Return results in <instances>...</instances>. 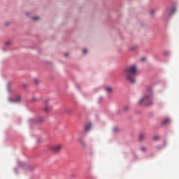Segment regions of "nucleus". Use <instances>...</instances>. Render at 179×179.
Here are the masks:
<instances>
[{
	"mask_svg": "<svg viewBox=\"0 0 179 179\" xmlns=\"http://www.w3.org/2000/svg\"><path fill=\"white\" fill-rule=\"evenodd\" d=\"M64 55H65V57H68L69 55V54L66 53Z\"/></svg>",
	"mask_w": 179,
	"mask_h": 179,
	"instance_id": "23",
	"label": "nucleus"
},
{
	"mask_svg": "<svg viewBox=\"0 0 179 179\" xmlns=\"http://www.w3.org/2000/svg\"><path fill=\"white\" fill-rule=\"evenodd\" d=\"M168 124H170V119H169V118H165V119L162 121V124H163V125H167Z\"/></svg>",
	"mask_w": 179,
	"mask_h": 179,
	"instance_id": "6",
	"label": "nucleus"
},
{
	"mask_svg": "<svg viewBox=\"0 0 179 179\" xmlns=\"http://www.w3.org/2000/svg\"><path fill=\"white\" fill-rule=\"evenodd\" d=\"M43 111H44V113H50V111H51V107L50 106H45L43 108Z\"/></svg>",
	"mask_w": 179,
	"mask_h": 179,
	"instance_id": "7",
	"label": "nucleus"
},
{
	"mask_svg": "<svg viewBox=\"0 0 179 179\" xmlns=\"http://www.w3.org/2000/svg\"><path fill=\"white\" fill-rule=\"evenodd\" d=\"M38 121L39 122H44V117H38Z\"/></svg>",
	"mask_w": 179,
	"mask_h": 179,
	"instance_id": "12",
	"label": "nucleus"
},
{
	"mask_svg": "<svg viewBox=\"0 0 179 179\" xmlns=\"http://www.w3.org/2000/svg\"><path fill=\"white\" fill-rule=\"evenodd\" d=\"M33 20H38V17H34Z\"/></svg>",
	"mask_w": 179,
	"mask_h": 179,
	"instance_id": "19",
	"label": "nucleus"
},
{
	"mask_svg": "<svg viewBox=\"0 0 179 179\" xmlns=\"http://www.w3.org/2000/svg\"><path fill=\"white\" fill-rule=\"evenodd\" d=\"M106 90L108 93H111V92H113V89L111 87H106Z\"/></svg>",
	"mask_w": 179,
	"mask_h": 179,
	"instance_id": "10",
	"label": "nucleus"
},
{
	"mask_svg": "<svg viewBox=\"0 0 179 179\" xmlns=\"http://www.w3.org/2000/svg\"><path fill=\"white\" fill-rule=\"evenodd\" d=\"M6 45H9V44H10V42H6Z\"/></svg>",
	"mask_w": 179,
	"mask_h": 179,
	"instance_id": "22",
	"label": "nucleus"
},
{
	"mask_svg": "<svg viewBox=\"0 0 179 179\" xmlns=\"http://www.w3.org/2000/svg\"><path fill=\"white\" fill-rule=\"evenodd\" d=\"M62 149V145L57 144L56 145H52L50 147V150H52L55 153H59Z\"/></svg>",
	"mask_w": 179,
	"mask_h": 179,
	"instance_id": "3",
	"label": "nucleus"
},
{
	"mask_svg": "<svg viewBox=\"0 0 179 179\" xmlns=\"http://www.w3.org/2000/svg\"><path fill=\"white\" fill-rule=\"evenodd\" d=\"M154 141H157L159 139V136H155L154 138H153Z\"/></svg>",
	"mask_w": 179,
	"mask_h": 179,
	"instance_id": "18",
	"label": "nucleus"
},
{
	"mask_svg": "<svg viewBox=\"0 0 179 179\" xmlns=\"http://www.w3.org/2000/svg\"><path fill=\"white\" fill-rule=\"evenodd\" d=\"M83 54H86V52H87V50L86 49L83 50Z\"/></svg>",
	"mask_w": 179,
	"mask_h": 179,
	"instance_id": "20",
	"label": "nucleus"
},
{
	"mask_svg": "<svg viewBox=\"0 0 179 179\" xmlns=\"http://www.w3.org/2000/svg\"><path fill=\"white\" fill-rule=\"evenodd\" d=\"M136 66L133 65L126 68L123 71V76L126 80L130 83H135V76H136Z\"/></svg>",
	"mask_w": 179,
	"mask_h": 179,
	"instance_id": "1",
	"label": "nucleus"
},
{
	"mask_svg": "<svg viewBox=\"0 0 179 179\" xmlns=\"http://www.w3.org/2000/svg\"><path fill=\"white\" fill-rule=\"evenodd\" d=\"M141 150L142 152H146V148H145V147H141Z\"/></svg>",
	"mask_w": 179,
	"mask_h": 179,
	"instance_id": "16",
	"label": "nucleus"
},
{
	"mask_svg": "<svg viewBox=\"0 0 179 179\" xmlns=\"http://www.w3.org/2000/svg\"><path fill=\"white\" fill-rule=\"evenodd\" d=\"M92 128V124H87L85 126V131H90V129Z\"/></svg>",
	"mask_w": 179,
	"mask_h": 179,
	"instance_id": "9",
	"label": "nucleus"
},
{
	"mask_svg": "<svg viewBox=\"0 0 179 179\" xmlns=\"http://www.w3.org/2000/svg\"><path fill=\"white\" fill-rule=\"evenodd\" d=\"M22 100V98L20 96H18L15 99V103H19V101H20Z\"/></svg>",
	"mask_w": 179,
	"mask_h": 179,
	"instance_id": "11",
	"label": "nucleus"
},
{
	"mask_svg": "<svg viewBox=\"0 0 179 179\" xmlns=\"http://www.w3.org/2000/svg\"><path fill=\"white\" fill-rule=\"evenodd\" d=\"M66 113H71V109H67Z\"/></svg>",
	"mask_w": 179,
	"mask_h": 179,
	"instance_id": "21",
	"label": "nucleus"
},
{
	"mask_svg": "<svg viewBox=\"0 0 179 179\" xmlns=\"http://www.w3.org/2000/svg\"><path fill=\"white\" fill-rule=\"evenodd\" d=\"M78 141L82 146H83V147L86 146V143H85V141H83V139L82 138H79L78 139Z\"/></svg>",
	"mask_w": 179,
	"mask_h": 179,
	"instance_id": "5",
	"label": "nucleus"
},
{
	"mask_svg": "<svg viewBox=\"0 0 179 179\" xmlns=\"http://www.w3.org/2000/svg\"><path fill=\"white\" fill-rule=\"evenodd\" d=\"M149 92V94L144 96L140 99L139 104H145V106H152L153 104L152 101V89H150Z\"/></svg>",
	"mask_w": 179,
	"mask_h": 179,
	"instance_id": "2",
	"label": "nucleus"
},
{
	"mask_svg": "<svg viewBox=\"0 0 179 179\" xmlns=\"http://www.w3.org/2000/svg\"><path fill=\"white\" fill-rule=\"evenodd\" d=\"M174 12H176V9H171V10H166L164 12V17H169V16H171V15H173V13H174Z\"/></svg>",
	"mask_w": 179,
	"mask_h": 179,
	"instance_id": "4",
	"label": "nucleus"
},
{
	"mask_svg": "<svg viewBox=\"0 0 179 179\" xmlns=\"http://www.w3.org/2000/svg\"><path fill=\"white\" fill-rule=\"evenodd\" d=\"M34 82H35L36 83V85H38V83H40V80L37 79V78H35L34 80Z\"/></svg>",
	"mask_w": 179,
	"mask_h": 179,
	"instance_id": "13",
	"label": "nucleus"
},
{
	"mask_svg": "<svg viewBox=\"0 0 179 179\" xmlns=\"http://www.w3.org/2000/svg\"><path fill=\"white\" fill-rule=\"evenodd\" d=\"M31 101L33 103L34 101H37V98L36 97H33L31 99Z\"/></svg>",
	"mask_w": 179,
	"mask_h": 179,
	"instance_id": "14",
	"label": "nucleus"
},
{
	"mask_svg": "<svg viewBox=\"0 0 179 179\" xmlns=\"http://www.w3.org/2000/svg\"><path fill=\"white\" fill-rule=\"evenodd\" d=\"M150 15H155V10L154 9L150 10Z\"/></svg>",
	"mask_w": 179,
	"mask_h": 179,
	"instance_id": "17",
	"label": "nucleus"
},
{
	"mask_svg": "<svg viewBox=\"0 0 179 179\" xmlns=\"http://www.w3.org/2000/svg\"><path fill=\"white\" fill-rule=\"evenodd\" d=\"M145 134H140V135H139V140L140 141H143V139H145Z\"/></svg>",
	"mask_w": 179,
	"mask_h": 179,
	"instance_id": "8",
	"label": "nucleus"
},
{
	"mask_svg": "<svg viewBox=\"0 0 179 179\" xmlns=\"http://www.w3.org/2000/svg\"><path fill=\"white\" fill-rule=\"evenodd\" d=\"M124 111H128V110H129V106H124Z\"/></svg>",
	"mask_w": 179,
	"mask_h": 179,
	"instance_id": "15",
	"label": "nucleus"
}]
</instances>
